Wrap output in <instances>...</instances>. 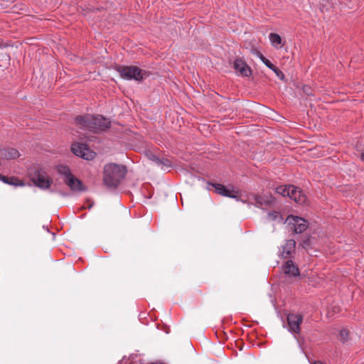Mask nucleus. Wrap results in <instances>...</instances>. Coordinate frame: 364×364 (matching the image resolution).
I'll return each mask as SVG.
<instances>
[{
	"mask_svg": "<svg viewBox=\"0 0 364 364\" xmlns=\"http://www.w3.org/2000/svg\"><path fill=\"white\" fill-rule=\"evenodd\" d=\"M156 165L160 166L161 168H165L171 167L172 163L168 159H166V158L160 159L159 158Z\"/></svg>",
	"mask_w": 364,
	"mask_h": 364,
	"instance_id": "obj_21",
	"label": "nucleus"
},
{
	"mask_svg": "<svg viewBox=\"0 0 364 364\" xmlns=\"http://www.w3.org/2000/svg\"><path fill=\"white\" fill-rule=\"evenodd\" d=\"M75 123L80 129L94 133L106 131L111 125L109 119L102 115L91 114L77 117Z\"/></svg>",
	"mask_w": 364,
	"mask_h": 364,
	"instance_id": "obj_1",
	"label": "nucleus"
},
{
	"mask_svg": "<svg viewBox=\"0 0 364 364\" xmlns=\"http://www.w3.org/2000/svg\"><path fill=\"white\" fill-rule=\"evenodd\" d=\"M283 271L285 274L296 277L299 275V270L297 266H296L291 260H287L283 265Z\"/></svg>",
	"mask_w": 364,
	"mask_h": 364,
	"instance_id": "obj_13",
	"label": "nucleus"
},
{
	"mask_svg": "<svg viewBox=\"0 0 364 364\" xmlns=\"http://www.w3.org/2000/svg\"><path fill=\"white\" fill-rule=\"evenodd\" d=\"M243 203H246L248 205H252L257 208H265L271 207L274 204V198L272 195L267 194H251L247 197V199Z\"/></svg>",
	"mask_w": 364,
	"mask_h": 364,
	"instance_id": "obj_4",
	"label": "nucleus"
},
{
	"mask_svg": "<svg viewBox=\"0 0 364 364\" xmlns=\"http://www.w3.org/2000/svg\"><path fill=\"white\" fill-rule=\"evenodd\" d=\"M276 75L278 77H279L281 80H284L285 76H284V74L280 70H279L275 65H274V68L273 69H271Z\"/></svg>",
	"mask_w": 364,
	"mask_h": 364,
	"instance_id": "obj_26",
	"label": "nucleus"
},
{
	"mask_svg": "<svg viewBox=\"0 0 364 364\" xmlns=\"http://www.w3.org/2000/svg\"><path fill=\"white\" fill-rule=\"evenodd\" d=\"M121 77L127 80H134L141 82L147 78L150 73L136 65H119L116 68Z\"/></svg>",
	"mask_w": 364,
	"mask_h": 364,
	"instance_id": "obj_3",
	"label": "nucleus"
},
{
	"mask_svg": "<svg viewBox=\"0 0 364 364\" xmlns=\"http://www.w3.org/2000/svg\"><path fill=\"white\" fill-rule=\"evenodd\" d=\"M289 185H282L276 188V192L282 196H288L289 193Z\"/></svg>",
	"mask_w": 364,
	"mask_h": 364,
	"instance_id": "obj_20",
	"label": "nucleus"
},
{
	"mask_svg": "<svg viewBox=\"0 0 364 364\" xmlns=\"http://www.w3.org/2000/svg\"><path fill=\"white\" fill-rule=\"evenodd\" d=\"M234 68L242 76L248 77L252 75L251 68L241 59H237L234 62Z\"/></svg>",
	"mask_w": 364,
	"mask_h": 364,
	"instance_id": "obj_10",
	"label": "nucleus"
},
{
	"mask_svg": "<svg viewBox=\"0 0 364 364\" xmlns=\"http://www.w3.org/2000/svg\"><path fill=\"white\" fill-rule=\"evenodd\" d=\"M360 159L364 161V153L361 154Z\"/></svg>",
	"mask_w": 364,
	"mask_h": 364,
	"instance_id": "obj_27",
	"label": "nucleus"
},
{
	"mask_svg": "<svg viewBox=\"0 0 364 364\" xmlns=\"http://www.w3.org/2000/svg\"><path fill=\"white\" fill-rule=\"evenodd\" d=\"M72 151L76 156L87 160L93 159L95 155V152L89 151L83 144H73Z\"/></svg>",
	"mask_w": 364,
	"mask_h": 364,
	"instance_id": "obj_9",
	"label": "nucleus"
},
{
	"mask_svg": "<svg viewBox=\"0 0 364 364\" xmlns=\"http://www.w3.org/2000/svg\"><path fill=\"white\" fill-rule=\"evenodd\" d=\"M1 180L7 184L13 185L15 186H23V183L16 177H8L5 176L0 175Z\"/></svg>",
	"mask_w": 364,
	"mask_h": 364,
	"instance_id": "obj_16",
	"label": "nucleus"
},
{
	"mask_svg": "<svg viewBox=\"0 0 364 364\" xmlns=\"http://www.w3.org/2000/svg\"><path fill=\"white\" fill-rule=\"evenodd\" d=\"M257 56L262 60V62L269 69H273L274 65H273L267 58H266L261 53H257Z\"/></svg>",
	"mask_w": 364,
	"mask_h": 364,
	"instance_id": "obj_22",
	"label": "nucleus"
},
{
	"mask_svg": "<svg viewBox=\"0 0 364 364\" xmlns=\"http://www.w3.org/2000/svg\"><path fill=\"white\" fill-rule=\"evenodd\" d=\"M65 183L73 191H85V187L82 181L75 178L73 175L69 178H64Z\"/></svg>",
	"mask_w": 364,
	"mask_h": 364,
	"instance_id": "obj_12",
	"label": "nucleus"
},
{
	"mask_svg": "<svg viewBox=\"0 0 364 364\" xmlns=\"http://www.w3.org/2000/svg\"><path fill=\"white\" fill-rule=\"evenodd\" d=\"M57 171L59 174L65 177V178H69L73 176L69 167L67 166H63V165L58 166Z\"/></svg>",
	"mask_w": 364,
	"mask_h": 364,
	"instance_id": "obj_17",
	"label": "nucleus"
},
{
	"mask_svg": "<svg viewBox=\"0 0 364 364\" xmlns=\"http://www.w3.org/2000/svg\"><path fill=\"white\" fill-rule=\"evenodd\" d=\"M287 222L290 229L296 234L302 233L309 227L308 220L298 216L289 215Z\"/></svg>",
	"mask_w": 364,
	"mask_h": 364,
	"instance_id": "obj_6",
	"label": "nucleus"
},
{
	"mask_svg": "<svg viewBox=\"0 0 364 364\" xmlns=\"http://www.w3.org/2000/svg\"><path fill=\"white\" fill-rule=\"evenodd\" d=\"M269 41L273 46L278 47L282 45V38L277 33H271L269 36Z\"/></svg>",
	"mask_w": 364,
	"mask_h": 364,
	"instance_id": "obj_19",
	"label": "nucleus"
},
{
	"mask_svg": "<svg viewBox=\"0 0 364 364\" xmlns=\"http://www.w3.org/2000/svg\"><path fill=\"white\" fill-rule=\"evenodd\" d=\"M146 156L148 157V159L152 161H154L156 164H157L158 162V160L159 159V157L158 156H156V154H154L153 152L151 151H148L146 153Z\"/></svg>",
	"mask_w": 364,
	"mask_h": 364,
	"instance_id": "obj_25",
	"label": "nucleus"
},
{
	"mask_svg": "<svg viewBox=\"0 0 364 364\" xmlns=\"http://www.w3.org/2000/svg\"><path fill=\"white\" fill-rule=\"evenodd\" d=\"M57 171L59 174L65 177V178H69L73 176L69 167L67 166H63V165L58 166Z\"/></svg>",
	"mask_w": 364,
	"mask_h": 364,
	"instance_id": "obj_18",
	"label": "nucleus"
},
{
	"mask_svg": "<svg viewBox=\"0 0 364 364\" xmlns=\"http://www.w3.org/2000/svg\"><path fill=\"white\" fill-rule=\"evenodd\" d=\"M127 172V167L122 164L109 163L103 168V183L109 188H117Z\"/></svg>",
	"mask_w": 364,
	"mask_h": 364,
	"instance_id": "obj_2",
	"label": "nucleus"
},
{
	"mask_svg": "<svg viewBox=\"0 0 364 364\" xmlns=\"http://www.w3.org/2000/svg\"><path fill=\"white\" fill-rule=\"evenodd\" d=\"M0 156L6 159H14L19 157L18 151L14 148H8L0 150Z\"/></svg>",
	"mask_w": 364,
	"mask_h": 364,
	"instance_id": "obj_15",
	"label": "nucleus"
},
{
	"mask_svg": "<svg viewBox=\"0 0 364 364\" xmlns=\"http://www.w3.org/2000/svg\"><path fill=\"white\" fill-rule=\"evenodd\" d=\"M289 193L288 197L291 199L294 200L295 202L298 203H303L306 200V197L304 194H302L301 190L293 186L289 185Z\"/></svg>",
	"mask_w": 364,
	"mask_h": 364,
	"instance_id": "obj_11",
	"label": "nucleus"
},
{
	"mask_svg": "<svg viewBox=\"0 0 364 364\" xmlns=\"http://www.w3.org/2000/svg\"><path fill=\"white\" fill-rule=\"evenodd\" d=\"M209 186L215 188V192L223 196H226L232 198H237L238 191L233 189L230 190L227 188L224 185L220 183H208Z\"/></svg>",
	"mask_w": 364,
	"mask_h": 364,
	"instance_id": "obj_8",
	"label": "nucleus"
},
{
	"mask_svg": "<svg viewBox=\"0 0 364 364\" xmlns=\"http://www.w3.org/2000/svg\"><path fill=\"white\" fill-rule=\"evenodd\" d=\"M279 218H281V215L278 211H273L268 213V218L270 220L274 221Z\"/></svg>",
	"mask_w": 364,
	"mask_h": 364,
	"instance_id": "obj_24",
	"label": "nucleus"
},
{
	"mask_svg": "<svg viewBox=\"0 0 364 364\" xmlns=\"http://www.w3.org/2000/svg\"><path fill=\"white\" fill-rule=\"evenodd\" d=\"M349 332L346 329H342L340 331V337L342 342H346L348 339Z\"/></svg>",
	"mask_w": 364,
	"mask_h": 364,
	"instance_id": "obj_23",
	"label": "nucleus"
},
{
	"mask_svg": "<svg viewBox=\"0 0 364 364\" xmlns=\"http://www.w3.org/2000/svg\"><path fill=\"white\" fill-rule=\"evenodd\" d=\"M303 321V316L300 314H290L287 316L289 331L294 333H299L300 325Z\"/></svg>",
	"mask_w": 364,
	"mask_h": 364,
	"instance_id": "obj_7",
	"label": "nucleus"
},
{
	"mask_svg": "<svg viewBox=\"0 0 364 364\" xmlns=\"http://www.w3.org/2000/svg\"><path fill=\"white\" fill-rule=\"evenodd\" d=\"M296 242L294 240H289L282 246V251L281 252L283 258H287L290 255L295 251Z\"/></svg>",
	"mask_w": 364,
	"mask_h": 364,
	"instance_id": "obj_14",
	"label": "nucleus"
},
{
	"mask_svg": "<svg viewBox=\"0 0 364 364\" xmlns=\"http://www.w3.org/2000/svg\"><path fill=\"white\" fill-rule=\"evenodd\" d=\"M30 177L33 183L42 189L50 188L53 183V180L41 169H35L31 172Z\"/></svg>",
	"mask_w": 364,
	"mask_h": 364,
	"instance_id": "obj_5",
	"label": "nucleus"
}]
</instances>
